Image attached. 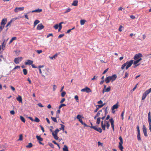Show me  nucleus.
Instances as JSON below:
<instances>
[{
  "label": "nucleus",
  "mask_w": 151,
  "mask_h": 151,
  "mask_svg": "<svg viewBox=\"0 0 151 151\" xmlns=\"http://www.w3.org/2000/svg\"><path fill=\"white\" fill-rule=\"evenodd\" d=\"M63 151H68V147L66 145H64L63 148Z\"/></svg>",
  "instance_id": "obj_32"
},
{
  "label": "nucleus",
  "mask_w": 151,
  "mask_h": 151,
  "mask_svg": "<svg viewBox=\"0 0 151 151\" xmlns=\"http://www.w3.org/2000/svg\"><path fill=\"white\" fill-rule=\"evenodd\" d=\"M44 26L42 24H39L37 26V30H41L44 28Z\"/></svg>",
  "instance_id": "obj_12"
},
{
  "label": "nucleus",
  "mask_w": 151,
  "mask_h": 151,
  "mask_svg": "<svg viewBox=\"0 0 151 151\" xmlns=\"http://www.w3.org/2000/svg\"><path fill=\"white\" fill-rule=\"evenodd\" d=\"M89 127L91 128H92L94 129V130H96V131L99 132L100 133H101L102 132V129L100 128H97L96 126H89Z\"/></svg>",
  "instance_id": "obj_6"
},
{
  "label": "nucleus",
  "mask_w": 151,
  "mask_h": 151,
  "mask_svg": "<svg viewBox=\"0 0 151 151\" xmlns=\"http://www.w3.org/2000/svg\"><path fill=\"white\" fill-rule=\"evenodd\" d=\"M33 63V61L29 60H27V61L25 63V64L26 65H32Z\"/></svg>",
  "instance_id": "obj_15"
},
{
  "label": "nucleus",
  "mask_w": 151,
  "mask_h": 151,
  "mask_svg": "<svg viewBox=\"0 0 151 151\" xmlns=\"http://www.w3.org/2000/svg\"><path fill=\"white\" fill-rule=\"evenodd\" d=\"M64 34H60L59 35V36H58V38H60L61 37H63L64 36Z\"/></svg>",
  "instance_id": "obj_62"
},
{
  "label": "nucleus",
  "mask_w": 151,
  "mask_h": 151,
  "mask_svg": "<svg viewBox=\"0 0 151 151\" xmlns=\"http://www.w3.org/2000/svg\"><path fill=\"white\" fill-rule=\"evenodd\" d=\"M33 146V145L32 143H29L28 145L26 146L27 148H31Z\"/></svg>",
  "instance_id": "obj_34"
},
{
  "label": "nucleus",
  "mask_w": 151,
  "mask_h": 151,
  "mask_svg": "<svg viewBox=\"0 0 151 151\" xmlns=\"http://www.w3.org/2000/svg\"><path fill=\"white\" fill-rule=\"evenodd\" d=\"M51 119L52 120L55 122L57 123L58 121L57 120L56 118L55 117H51Z\"/></svg>",
  "instance_id": "obj_37"
},
{
  "label": "nucleus",
  "mask_w": 151,
  "mask_h": 151,
  "mask_svg": "<svg viewBox=\"0 0 151 151\" xmlns=\"http://www.w3.org/2000/svg\"><path fill=\"white\" fill-rule=\"evenodd\" d=\"M74 98L76 101L78 100V96L76 95L75 96Z\"/></svg>",
  "instance_id": "obj_61"
},
{
  "label": "nucleus",
  "mask_w": 151,
  "mask_h": 151,
  "mask_svg": "<svg viewBox=\"0 0 151 151\" xmlns=\"http://www.w3.org/2000/svg\"><path fill=\"white\" fill-rule=\"evenodd\" d=\"M36 52L38 54H40L42 52V51L41 50H37L36 51Z\"/></svg>",
  "instance_id": "obj_52"
},
{
  "label": "nucleus",
  "mask_w": 151,
  "mask_h": 151,
  "mask_svg": "<svg viewBox=\"0 0 151 151\" xmlns=\"http://www.w3.org/2000/svg\"><path fill=\"white\" fill-rule=\"evenodd\" d=\"M142 129L145 136L147 137V129L145 125H143Z\"/></svg>",
  "instance_id": "obj_11"
},
{
  "label": "nucleus",
  "mask_w": 151,
  "mask_h": 151,
  "mask_svg": "<svg viewBox=\"0 0 151 151\" xmlns=\"http://www.w3.org/2000/svg\"><path fill=\"white\" fill-rule=\"evenodd\" d=\"M108 109V107H106L105 109V114H106L108 113L107 109Z\"/></svg>",
  "instance_id": "obj_56"
},
{
  "label": "nucleus",
  "mask_w": 151,
  "mask_h": 151,
  "mask_svg": "<svg viewBox=\"0 0 151 151\" xmlns=\"http://www.w3.org/2000/svg\"><path fill=\"white\" fill-rule=\"evenodd\" d=\"M142 56V54L141 53H139L138 54H136L135 55L134 57V59L135 60H137Z\"/></svg>",
  "instance_id": "obj_9"
},
{
  "label": "nucleus",
  "mask_w": 151,
  "mask_h": 151,
  "mask_svg": "<svg viewBox=\"0 0 151 151\" xmlns=\"http://www.w3.org/2000/svg\"><path fill=\"white\" fill-rule=\"evenodd\" d=\"M59 130L58 129H56L55 131L54 132L55 134H57L59 132Z\"/></svg>",
  "instance_id": "obj_49"
},
{
  "label": "nucleus",
  "mask_w": 151,
  "mask_h": 151,
  "mask_svg": "<svg viewBox=\"0 0 151 151\" xmlns=\"http://www.w3.org/2000/svg\"><path fill=\"white\" fill-rule=\"evenodd\" d=\"M139 62L138 61V60H136L134 61V63H134V65H137V64Z\"/></svg>",
  "instance_id": "obj_53"
},
{
  "label": "nucleus",
  "mask_w": 151,
  "mask_h": 151,
  "mask_svg": "<svg viewBox=\"0 0 151 151\" xmlns=\"http://www.w3.org/2000/svg\"><path fill=\"white\" fill-rule=\"evenodd\" d=\"M64 23L63 22H62L59 23V26L58 27H59L58 29V31L59 32L60 31V30L62 28V24H63Z\"/></svg>",
  "instance_id": "obj_23"
},
{
  "label": "nucleus",
  "mask_w": 151,
  "mask_h": 151,
  "mask_svg": "<svg viewBox=\"0 0 151 151\" xmlns=\"http://www.w3.org/2000/svg\"><path fill=\"white\" fill-rule=\"evenodd\" d=\"M149 124V129L151 132V122H148Z\"/></svg>",
  "instance_id": "obj_63"
},
{
  "label": "nucleus",
  "mask_w": 151,
  "mask_h": 151,
  "mask_svg": "<svg viewBox=\"0 0 151 151\" xmlns=\"http://www.w3.org/2000/svg\"><path fill=\"white\" fill-rule=\"evenodd\" d=\"M66 92L65 91H63L61 94V96L62 97H64L65 95L66 94Z\"/></svg>",
  "instance_id": "obj_48"
},
{
  "label": "nucleus",
  "mask_w": 151,
  "mask_h": 151,
  "mask_svg": "<svg viewBox=\"0 0 151 151\" xmlns=\"http://www.w3.org/2000/svg\"><path fill=\"white\" fill-rule=\"evenodd\" d=\"M38 106L41 107H44L43 106L42 104L41 103H39L37 104Z\"/></svg>",
  "instance_id": "obj_60"
},
{
  "label": "nucleus",
  "mask_w": 151,
  "mask_h": 151,
  "mask_svg": "<svg viewBox=\"0 0 151 151\" xmlns=\"http://www.w3.org/2000/svg\"><path fill=\"white\" fill-rule=\"evenodd\" d=\"M4 26L3 25H1L0 26V33H1L4 28Z\"/></svg>",
  "instance_id": "obj_42"
},
{
  "label": "nucleus",
  "mask_w": 151,
  "mask_h": 151,
  "mask_svg": "<svg viewBox=\"0 0 151 151\" xmlns=\"http://www.w3.org/2000/svg\"><path fill=\"white\" fill-rule=\"evenodd\" d=\"M39 72H40V73L42 75V76L43 77V78H44V79H45V75H44L43 74H42V71H41V69H39Z\"/></svg>",
  "instance_id": "obj_43"
},
{
  "label": "nucleus",
  "mask_w": 151,
  "mask_h": 151,
  "mask_svg": "<svg viewBox=\"0 0 151 151\" xmlns=\"http://www.w3.org/2000/svg\"><path fill=\"white\" fill-rule=\"evenodd\" d=\"M86 22V21L83 19H81L80 20L81 25H84L85 23Z\"/></svg>",
  "instance_id": "obj_31"
},
{
  "label": "nucleus",
  "mask_w": 151,
  "mask_h": 151,
  "mask_svg": "<svg viewBox=\"0 0 151 151\" xmlns=\"http://www.w3.org/2000/svg\"><path fill=\"white\" fill-rule=\"evenodd\" d=\"M49 145L51 147L53 148L54 147V145H53L51 143H48Z\"/></svg>",
  "instance_id": "obj_54"
},
{
  "label": "nucleus",
  "mask_w": 151,
  "mask_h": 151,
  "mask_svg": "<svg viewBox=\"0 0 151 151\" xmlns=\"http://www.w3.org/2000/svg\"><path fill=\"white\" fill-rule=\"evenodd\" d=\"M78 4V1L77 0L74 1L72 5L74 6H77Z\"/></svg>",
  "instance_id": "obj_24"
},
{
  "label": "nucleus",
  "mask_w": 151,
  "mask_h": 151,
  "mask_svg": "<svg viewBox=\"0 0 151 151\" xmlns=\"http://www.w3.org/2000/svg\"><path fill=\"white\" fill-rule=\"evenodd\" d=\"M21 17H14V18H12V19H11L10 21H11V22H12L14 21L15 20H16L17 19H19V18H20Z\"/></svg>",
  "instance_id": "obj_27"
},
{
  "label": "nucleus",
  "mask_w": 151,
  "mask_h": 151,
  "mask_svg": "<svg viewBox=\"0 0 151 151\" xmlns=\"http://www.w3.org/2000/svg\"><path fill=\"white\" fill-rule=\"evenodd\" d=\"M23 72L24 75H26L27 73V70L26 69H24L23 70Z\"/></svg>",
  "instance_id": "obj_36"
},
{
  "label": "nucleus",
  "mask_w": 151,
  "mask_h": 151,
  "mask_svg": "<svg viewBox=\"0 0 151 151\" xmlns=\"http://www.w3.org/2000/svg\"><path fill=\"white\" fill-rule=\"evenodd\" d=\"M79 121L81 122V123L85 127H89V126H88L85 123H84L83 122V121L81 119L80 120H79Z\"/></svg>",
  "instance_id": "obj_18"
},
{
  "label": "nucleus",
  "mask_w": 151,
  "mask_h": 151,
  "mask_svg": "<svg viewBox=\"0 0 151 151\" xmlns=\"http://www.w3.org/2000/svg\"><path fill=\"white\" fill-rule=\"evenodd\" d=\"M101 119L100 117H98L97 119L96 123L97 124H100L101 121Z\"/></svg>",
  "instance_id": "obj_35"
},
{
  "label": "nucleus",
  "mask_w": 151,
  "mask_h": 151,
  "mask_svg": "<svg viewBox=\"0 0 151 151\" xmlns=\"http://www.w3.org/2000/svg\"><path fill=\"white\" fill-rule=\"evenodd\" d=\"M12 22H11V21H10V22H8L7 23V24L6 26V27H10V26H11V24L12 23Z\"/></svg>",
  "instance_id": "obj_44"
},
{
  "label": "nucleus",
  "mask_w": 151,
  "mask_h": 151,
  "mask_svg": "<svg viewBox=\"0 0 151 151\" xmlns=\"http://www.w3.org/2000/svg\"><path fill=\"white\" fill-rule=\"evenodd\" d=\"M52 142L54 144H55L56 145H57V146L59 148H60V145H59V144H58V143H57L56 141L55 140H53L52 141Z\"/></svg>",
  "instance_id": "obj_46"
},
{
  "label": "nucleus",
  "mask_w": 151,
  "mask_h": 151,
  "mask_svg": "<svg viewBox=\"0 0 151 151\" xmlns=\"http://www.w3.org/2000/svg\"><path fill=\"white\" fill-rule=\"evenodd\" d=\"M65 101V98H63L61 100V101L60 102V103H62L63 102Z\"/></svg>",
  "instance_id": "obj_64"
},
{
  "label": "nucleus",
  "mask_w": 151,
  "mask_h": 151,
  "mask_svg": "<svg viewBox=\"0 0 151 151\" xmlns=\"http://www.w3.org/2000/svg\"><path fill=\"white\" fill-rule=\"evenodd\" d=\"M81 91L86 92L87 93H89L91 92L92 91L89 88L86 87L82 89L81 90Z\"/></svg>",
  "instance_id": "obj_7"
},
{
  "label": "nucleus",
  "mask_w": 151,
  "mask_h": 151,
  "mask_svg": "<svg viewBox=\"0 0 151 151\" xmlns=\"http://www.w3.org/2000/svg\"><path fill=\"white\" fill-rule=\"evenodd\" d=\"M111 90V88L110 87H108L105 90L104 89H103V93H104V92H108L109 91Z\"/></svg>",
  "instance_id": "obj_21"
},
{
  "label": "nucleus",
  "mask_w": 151,
  "mask_h": 151,
  "mask_svg": "<svg viewBox=\"0 0 151 151\" xmlns=\"http://www.w3.org/2000/svg\"><path fill=\"white\" fill-rule=\"evenodd\" d=\"M71 10V9H70V8H68L67 9V10H66V11H65V13L68 12H70Z\"/></svg>",
  "instance_id": "obj_55"
},
{
  "label": "nucleus",
  "mask_w": 151,
  "mask_h": 151,
  "mask_svg": "<svg viewBox=\"0 0 151 151\" xmlns=\"http://www.w3.org/2000/svg\"><path fill=\"white\" fill-rule=\"evenodd\" d=\"M58 26L59 25H58V24H56L54 26V27L55 29H58Z\"/></svg>",
  "instance_id": "obj_50"
},
{
  "label": "nucleus",
  "mask_w": 151,
  "mask_h": 151,
  "mask_svg": "<svg viewBox=\"0 0 151 151\" xmlns=\"http://www.w3.org/2000/svg\"><path fill=\"white\" fill-rule=\"evenodd\" d=\"M57 86L55 85H53V91H55V89H56V88H57Z\"/></svg>",
  "instance_id": "obj_51"
},
{
  "label": "nucleus",
  "mask_w": 151,
  "mask_h": 151,
  "mask_svg": "<svg viewBox=\"0 0 151 151\" xmlns=\"http://www.w3.org/2000/svg\"><path fill=\"white\" fill-rule=\"evenodd\" d=\"M124 111H123L121 114V116L122 117V119L123 120L124 119Z\"/></svg>",
  "instance_id": "obj_59"
},
{
  "label": "nucleus",
  "mask_w": 151,
  "mask_h": 151,
  "mask_svg": "<svg viewBox=\"0 0 151 151\" xmlns=\"http://www.w3.org/2000/svg\"><path fill=\"white\" fill-rule=\"evenodd\" d=\"M104 124H105L106 126L107 129H108L110 126V124H109V122L107 121H106L105 120Z\"/></svg>",
  "instance_id": "obj_28"
},
{
  "label": "nucleus",
  "mask_w": 151,
  "mask_h": 151,
  "mask_svg": "<svg viewBox=\"0 0 151 151\" xmlns=\"http://www.w3.org/2000/svg\"><path fill=\"white\" fill-rule=\"evenodd\" d=\"M151 92V88L148 90L145 91L143 93L142 96V100H144L146 98L147 95H148Z\"/></svg>",
  "instance_id": "obj_3"
},
{
  "label": "nucleus",
  "mask_w": 151,
  "mask_h": 151,
  "mask_svg": "<svg viewBox=\"0 0 151 151\" xmlns=\"http://www.w3.org/2000/svg\"><path fill=\"white\" fill-rule=\"evenodd\" d=\"M23 140V135L22 134L19 135V138L18 139V141H22Z\"/></svg>",
  "instance_id": "obj_38"
},
{
  "label": "nucleus",
  "mask_w": 151,
  "mask_h": 151,
  "mask_svg": "<svg viewBox=\"0 0 151 151\" xmlns=\"http://www.w3.org/2000/svg\"><path fill=\"white\" fill-rule=\"evenodd\" d=\"M133 60H132L129 61H127L126 63H124L122 65L121 67V69L122 70L124 69L125 67L126 66V69L127 70L132 65L133 63Z\"/></svg>",
  "instance_id": "obj_1"
},
{
  "label": "nucleus",
  "mask_w": 151,
  "mask_h": 151,
  "mask_svg": "<svg viewBox=\"0 0 151 151\" xmlns=\"http://www.w3.org/2000/svg\"><path fill=\"white\" fill-rule=\"evenodd\" d=\"M52 135L53 136L54 138L55 139L58 140V137L57 136V134H55L54 132H52Z\"/></svg>",
  "instance_id": "obj_19"
},
{
  "label": "nucleus",
  "mask_w": 151,
  "mask_h": 151,
  "mask_svg": "<svg viewBox=\"0 0 151 151\" xmlns=\"http://www.w3.org/2000/svg\"><path fill=\"white\" fill-rule=\"evenodd\" d=\"M7 19L6 18H4L1 21V25L5 26V25L7 22Z\"/></svg>",
  "instance_id": "obj_14"
},
{
  "label": "nucleus",
  "mask_w": 151,
  "mask_h": 151,
  "mask_svg": "<svg viewBox=\"0 0 151 151\" xmlns=\"http://www.w3.org/2000/svg\"><path fill=\"white\" fill-rule=\"evenodd\" d=\"M22 58V57L16 58L14 60V63L16 64L19 63L21 61Z\"/></svg>",
  "instance_id": "obj_10"
},
{
  "label": "nucleus",
  "mask_w": 151,
  "mask_h": 151,
  "mask_svg": "<svg viewBox=\"0 0 151 151\" xmlns=\"http://www.w3.org/2000/svg\"><path fill=\"white\" fill-rule=\"evenodd\" d=\"M66 105L65 104H61L59 107V109H60L63 106H66Z\"/></svg>",
  "instance_id": "obj_47"
},
{
  "label": "nucleus",
  "mask_w": 151,
  "mask_h": 151,
  "mask_svg": "<svg viewBox=\"0 0 151 151\" xmlns=\"http://www.w3.org/2000/svg\"><path fill=\"white\" fill-rule=\"evenodd\" d=\"M17 100L19 102L22 103V99L21 96H19L17 98Z\"/></svg>",
  "instance_id": "obj_17"
},
{
  "label": "nucleus",
  "mask_w": 151,
  "mask_h": 151,
  "mask_svg": "<svg viewBox=\"0 0 151 151\" xmlns=\"http://www.w3.org/2000/svg\"><path fill=\"white\" fill-rule=\"evenodd\" d=\"M109 121L111 123V127L112 128V129L113 131L114 130V121L113 119L112 118H111L109 120Z\"/></svg>",
  "instance_id": "obj_13"
},
{
  "label": "nucleus",
  "mask_w": 151,
  "mask_h": 151,
  "mask_svg": "<svg viewBox=\"0 0 151 151\" xmlns=\"http://www.w3.org/2000/svg\"><path fill=\"white\" fill-rule=\"evenodd\" d=\"M119 139L120 142H119V148L121 151H123V149L124 147L122 145L123 144V139L121 136H120L119 138Z\"/></svg>",
  "instance_id": "obj_4"
},
{
  "label": "nucleus",
  "mask_w": 151,
  "mask_h": 151,
  "mask_svg": "<svg viewBox=\"0 0 151 151\" xmlns=\"http://www.w3.org/2000/svg\"><path fill=\"white\" fill-rule=\"evenodd\" d=\"M129 74L128 73L126 72L125 73V75L124 77V78H125L127 77L128 76Z\"/></svg>",
  "instance_id": "obj_57"
},
{
  "label": "nucleus",
  "mask_w": 151,
  "mask_h": 151,
  "mask_svg": "<svg viewBox=\"0 0 151 151\" xmlns=\"http://www.w3.org/2000/svg\"><path fill=\"white\" fill-rule=\"evenodd\" d=\"M58 54L57 53H56L55 55H54L52 56H49V58L51 60H53L56 58L58 56Z\"/></svg>",
  "instance_id": "obj_22"
},
{
  "label": "nucleus",
  "mask_w": 151,
  "mask_h": 151,
  "mask_svg": "<svg viewBox=\"0 0 151 151\" xmlns=\"http://www.w3.org/2000/svg\"><path fill=\"white\" fill-rule=\"evenodd\" d=\"M34 121L37 122H40V120L38 118L36 117Z\"/></svg>",
  "instance_id": "obj_45"
},
{
  "label": "nucleus",
  "mask_w": 151,
  "mask_h": 151,
  "mask_svg": "<svg viewBox=\"0 0 151 151\" xmlns=\"http://www.w3.org/2000/svg\"><path fill=\"white\" fill-rule=\"evenodd\" d=\"M24 7H16L14 9V12L16 13L18 12L19 11H23L24 9Z\"/></svg>",
  "instance_id": "obj_8"
},
{
  "label": "nucleus",
  "mask_w": 151,
  "mask_h": 151,
  "mask_svg": "<svg viewBox=\"0 0 151 151\" xmlns=\"http://www.w3.org/2000/svg\"><path fill=\"white\" fill-rule=\"evenodd\" d=\"M36 138L37 140L39 141H43V139L40 136L37 135L36 136Z\"/></svg>",
  "instance_id": "obj_29"
},
{
  "label": "nucleus",
  "mask_w": 151,
  "mask_h": 151,
  "mask_svg": "<svg viewBox=\"0 0 151 151\" xmlns=\"http://www.w3.org/2000/svg\"><path fill=\"white\" fill-rule=\"evenodd\" d=\"M40 22V21L39 20H36L34 23V27H35V26L37 25V24L39 23Z\"/></svg>",
  "instance_id": "obj_30"
},
{
  "label": "nucleus",
  "mask_w": 151,
  "mask_h": 151,
  "mask_svg": "<svg viewBox=\"0 0 151 151\" xmlns=\"http://www.w3.org/2000/svg\"><path fill=\"white\" fill-rule=\"evenodd\" d=\"M60 125L61 126V128H60V130H61L62 129L63 130H64V127H65V126L63 125V124H60Z\"/></svg>",
  "instance_id": "obj_39"
},
{
  "label": "nucleus",
  "mask_w": 151,
  "mask_h": 151,
  "mask_svg": "<svg viewBox=\"0 0 151 151\" xmlns=\"http://www.w3.org/2000/svg\"><path fill=\"white\" fill-rule=\"evenodd\" d=\"M138 134L137 136V139L139 141L141 140V139L140 137V133L139 130V125H137V127Z\"/></svg>",
  "instance_id": "obj_5"
},
{
  "label": "nucleus",
  "mask_w": 151,
  "mask_h": 151,
  "mask_svg": "<svg viewBox=\"0 0 151 151\" xmlns=\"http://www.w3.org/2000/svg\"><path fill=\"white\" fill-rule=\"evenodd\" d=\"M104 105V104H102L101 105H96V107H97L99 109L100 108L102 107Z\"/></svg>",
  "instance_id": "obj_40"
},
{
  "label": "nucleus",
  "mask_w": 151,
  "mask_h": 151,
  "mask_svg": "<svg viewBox=\"0 0 151 151\" xmlns=\"http://www.w3.org/2000/svg\"><path fill=\"white\" fill-rule=\"evenodd\" d=\"M116 75L114 74L111 76H109L107 77L105 80V81L107 83H109L110 81L112 82L116 80Z\"/></svg>",
  "instance_id": "obj_2"
},
{
  "label": "nucleus",
  "mask_w": 151,
  "mask_h": 151,
  "mask_svg": "<svg viewBox=\"0 0 151 151\" xmlns=\"http://www.w3.org/2000/svg\"><path fill=\"white\" fill-rule=\"evenodd\" d=\"M50 36H52V37H53V34L52 33H50V34H49L47 36V38H48Z\"/></svg>",
  "instance_id": "obj_58"
},
{
  "label": "nucleus",
  "mask_w": 151,
  "mask_h": 151,
  "mask_svg": "<svg viewBox=\"0 0 151 151\" xmlns=\"http://www.w3.org/2000/svg\"><path fill=\"white\" fill-rule=\"evenodd\" d=\"M118 108V104H115L111 108V109L112 111H113L115 109H117Z\"/></svg>",
  "instance_id": "obj_16"
},
{
  "label": "nucleus",
  "mask_w": 151,
  "mask_h": 151,
  "mask_svg": "<svg viewBox=\"0 0 151 151\" xmlns=\"http://www.w3.org/2000/svg\"><path fill=\"white\" fill-rule=\"evenodd\" d=\"M148 122H151V113L150 111L148 113Z\"/></svg>",
  "instance_id": "obj_26"
},
{
  "label": "nucleus",
  "mask_w": 151,
  "mask_h": 151,
  "mask_svg": "<svg viewBox=\"0 0 151 151\" xmlns=\"http://www.w3.org/2000/svg\"><path fill=\"white\" fill-rule=\"evenodd\" d=\"M76 118L79 121V120H80L81 119V115L78 114L76 116Z\"/></svg>",
  "instance_id": "obj_41"
},
{
  "label": "nucleus",
  "mask_w": 151,
  "mask_h": 151,
  "mask_svg": "<svg viewBox=\"0 0 151 151\" xmlns=\"http://www.w3.org/2000/svg\"><path fill=\"white\" fill-rule=\"evenodd\" d=\"M20 118L21 120L23 122L25 123V120L24 118L22 116H20Z\"/></svg>",
  "instance_id": "obj_33"
},
{
  "label": "nucleus",
  "mask_w": 151,
  "mask_h": 151,
  "mask_svg": "<svg viewBox=\"0 0 151 151\" xmlns=\"http://www.w3.org/2000/svg\"><path fill=\"white\" fill-rule=\"evenodd\" d=\"M101 126L102 129L104 130H105V124H104L103 121H102L101 122Z\"/></svg>",
  "instance_id": "obj_25"
},
{
  "label": "nucleus",
  "mask_w": 151,
  "mask_h": 151,
  "mask_svg": "<svg viewBox=\"0 0 151 151\" xmlns=\"http://www.w3.org/2000/svg\"><path fill=\"white\" fill-rule=\"evenodd\" d=\"M42 11V9H38L35 10H33L32 11V12H40Z\"/></svg>",
  "instance_id": "obj_20"
}]
</instances>
